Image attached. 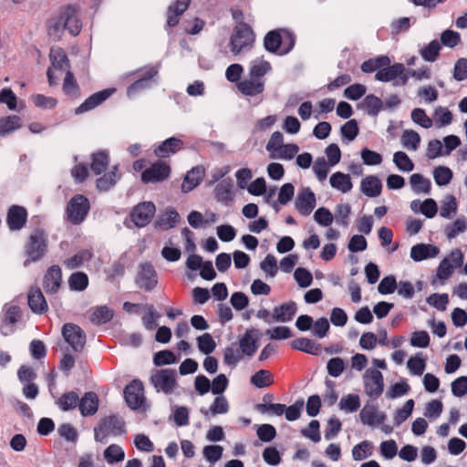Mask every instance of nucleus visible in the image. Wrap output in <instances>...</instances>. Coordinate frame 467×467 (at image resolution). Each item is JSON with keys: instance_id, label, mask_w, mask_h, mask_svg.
Returning <instances> with one entry per match:
<instances>
[{"instance_id": "f257e3e1", "label": "nucleus", "mask_w": 467, "mask_h": 467, "mask_svg": "<svg viewBox=\"0 0 467 467\" xmlns=\"http://www.w3.org/2000/svg\"><path fill=\"white\" fill-rule=\"evenodd\" d=\"M67 30L72 36H77L81 30V24L73 6H67L63 9L57 19L49 27V35L59 38L62 33Z\"/></svg>"}, {"instance_id": "f03ea898", "label": "nucleus", "mask_w": 467, "mask_h": 467, "mask_svg": "<svg viewBox=\"0 0 467 467\" xmlns=\"http://www.w3.org/2000/svg\"><path fill=\"white\" fill-rule=\"evenodd\" d=\"M150 382L158 393L171 395L179 388L178 375L175 369L157 368L150 372Z\"/></svg>"}, {"instance_id": "7ed1b4c3", "label": "nucleus", "mask_w": 467, "mask_h": 467, "mask_svg": "<svg viewBox=\"0 0 467 467\" xmlns=\"http://www.w3.org/2000/svg\"><path fill=\"white\" fill-rule=\"evenodd\" d=\"M254 42V34L245 24L238 25L230 39L231 50L234 55L245 53L250 50Z\"/></svg>"}, {"instance_id": "20e7f679", "label": "nucleus", "mask_w": 467, "mask_h": 467, "mask_svg": "<svg viewBox=\"0 0 467 467\" xmlns=\"http://www.w3.org/2000/svg\"><path fill=\"white\" fill-rule=\"evenodd\" d=\"M47 251V238L43 231L36 230L29 237L26 245V253L28 258L24 262L26 267L31 262L41 259Z\"/></svg>"}, {"instance_id": "39448f33", "label": "nucleus", "mask_w": 467, "mask_h": 467, "mask_svg": "<svg viewBox=\"0 0 467 467\" xmlns=\"http://www.w3.org/2000/svg\"><path fill=\"white\" fill-rule=\"evenodd\" d=\"M285 36L277 30L270 31L264 39V45L267 51L280 54L287 53L294 46V39L292 36L284 32Z\"/></svg>"}, {"instance_id": "423d86ee", "label": "nucleus", "mask_w": 467, "mask_h": 467, "mask_svg": "<svg viewBox=\"0 0 467 467\" xmlns=\"http://www.w3.org/2000/svg\"><path fill=\"white\" fill-rule=\"evenodd\" d=\"M375 78L381 82H392L395 87L405 86V66L401 63H396L390 67L381 68L376 73Z\"/></svg>"}, {"instance_id": "0eeeda50", "label": "nucleus", "mask_w": 467, "mask_h": 467, "mask_svg": "<svg viewBox=\"0 0 467 467\" xmlns=\"http://www.w3.org/2000/svg\"><path fill=\"white\" fill-rule=\"evenodd\" d=\"M365 393L372 399L379 398L384 389L383 375L376 368H368L363 374Z\"/></svg>"}, {"instance_id": "6e6552de", "label": "nucleus", "mask_w": 467, "mask_h": 467, "mask_svg": "<svg viewBox=\"0 0 467 467\" xmlns=\"http://www.w3.org/2000/svg\"><path fill=\"white\" fill-rule=\"evenodd\" d=\"M124 432V422L121 418L109 416L105 418L101 423L95 428V439L102 442L109 435H118Z\"/></svg>"}, {"instance_id": "1a4fd4ad", "label": "nucleus", "mask_w": 467, "mask_h": 467, "mask_svg": "<svg viewBox=\"0 0 467 467\" xmlns=\"http://www.w3.org/2000/svg\"><path fill=\"white\" fill-rule=\"evenodd\" d=\"M88 210V200L81 194L76 195L67 204V218L75 224L80 223L87 216Z\"/></svg>"}, {"instance_id": "9d476101", "label": "nucleus", "mask_w": 467, "mask_h": 467, "mask_svg": "<svg viewBox=\"0 0 467 467\" xmlns=\"http://www.w3.org/2000/svg\"><path fill=\"white\" fill-rule=\"evenodd\" d=\"M170 173V165L164 161H159L141 173V181L144 183L163 182L169 178Z\"/></svg>"}, {"instance_id": "9b49d317", "label": "nucleus", "mask_w": 467, "mask_h": 467, "mask_svg": "<svg viewBox=\"0 0 467 467\" xmlns=\"http://www.w3.org/2000/svg\"><path fill=\"white\" fill-rule=\"evenodd\" d=\"M65 340L75 351H81L86 344V335L84 331L77 325L67 323L62 329Z\"/></svg>"}, {"instance_id": "f8f14e48", "label": "nucleus", "mask_w": 467, "mask_h": 467, "mask_svg": "<svg viewBox=\"0 0 467 467\" xmlns=\"http://www.w3.org/2000/svg\"><path fill=\"white\" fill-rule=\"evenodd\" d=\"M155 211V205L150 202L139 203L131 212V220L138 227L146 226L153 218Z\"/></svg>"}, {"instance_id": "ddd939ff", "label": "nucleus", "mask_w": 467, "mask_h": 467, "mask_svg": "<svg viewBox=\"0 0 467 467\" xmlns=\"http://www.w3.org/2000/svg\"><path fill=\"white\" fill-rule=\"evenodd\" d=\"M49 58L51 61V67L47 69V76L50 86L56 84V78L54 76V70H63L67 67L68 60L66 53L60 47H52L49 53Z\"/></svg>"}, {"instance_id": "4468645a", "label": "nucleus", "mask_w": 467, "mask_h": 467, "mask_svg": "<svg viewBox=\"0 0 467 467\" xmlns=\"http://www.w3.org/2000/svg\"><path fill=\"white\" fill-rule=\"evenodd\" d=\"M136 283L139 287L146 291H150L156 286L158 283L157 273L150 264L140 265Z\"/></svg>"}, {"instance_id": "2eb2a0df", "label": "nucleus", "mask_w": 467, "mask_h": 467, "mask_svg": "<svg viewBox=\"0 0 467 467\" xmlns=\"http://www.w3.org/2000/svg\"><path fill=\"white\" fill-rule=\"evenodd\" d=\"M143 385L140 380H133L124 389V397L130 408L135 410L141 406L144 399Z\"/></svg>"}, {"instance_id": "dca6fc26", "label": "nucleus", "mask_w": 467, "mask_h": 467, "mask_svg": "<svg viewBox=\"0 0 467 467\" xmlns=\"http://www.w3.org/2000/svg\"><path fill=\"white\" fill-rule=\"evenodd\" d=\"M296 209L303 215H309L316 206V196L309 188H304L297 194Z\"/></svg>"}, {"instance_id": "f3484780", "label": "nucleus", "mask_w": 467, "mask_h": 467, "mask_svg": "<svg viewBox=\"0 0 467 467\" xmlns=\"http://www.w3.org/2000/svg\"><path fill=\"white\" fill-rule=\"evenodd\" d=\"M115 91V88H108L91 95L79 107L76 109L75 113L81 114L93 109L103 101H105Z\"/></svg>"}, {"instance_id": "a211bd4d", "label": "nucleus", "mask_w": 467, "mask_h": 467, "mask_svg": "<svg viewBox=\"0 0 467 467\" xmlns=\"http://www.w3.org/2000/svg\"><path fill=\"white\" fill-rule=\"evenodd\" d=\"M28 306L35 314H44L47 311L48 306L45 296L38 287H31L27 293Z\"/></svg>"}, {"instance_id": "6ab92c4d", "label": "nucleus", "mask_w": 467, "mask_h": 467, "mask_svg": "<svg viewBox=\"0 0 467 467\" xmlns=\"http://www.w3.org/2000/svg\"><path fill=\"white\" fill-rule=\"evenodd\" d=\"M190 0H176L171 4L166 12L167 26H175L180 21V16L187 10Z\"/></svg>"}, {"instance_id": "aec40b11", "label": "nucleus", "mask_w": 467, "mask_h": 467, "mask_svg": "<svg viewBox=\"0 0 467 467\" xmlns=\"http://www.w3.org/2000/svg\"><path fill=\"white\" fill-rule=\"evenodd\" d=\"M62 280L61 269L58 265L50 266L44 275L43 286L47 293H56Z\"/></svg>"}, {"instance_id": "412c9836", "label": "nucleus", "mask_w": 467, "mask_h": 467, "mask_svg": "<svg viewBox=\"0 0 467 467\" xmlns=\"http://www.w3.org/2000/svg\"><path fill=\"white\" fill-rule=\"evenodd\" d=\"M440 254V249L432 244H418L410 249V258L420 262L429 258H434Z\"/></svg>"}, {"instance_id": "4be33fe9", "label": "nucleus", "mask_w": 467, "mask_h": 467, "mask_svg": "<svg viewBox=\"0 0 467 467\" xmlns=\"http://www.w3.org/2000/svg\"><path fill=\"white\" fill-rule=\"evenodd\" d=\"M363 424L375 427L386 420V414L377 410L375 406L366 405L359 413Z\"/></svg>"}, {"instance_id": "5701e85b", "label": "nucleus", "mask_w": 467, "mask_h": 467, "mask_svg": "<svg viewBox=\"0 0 467 467\" xmlns=\"http://www.w3.org/2000/svg\"><path fill=\"white\" fill-rule=\"evenodd\" d=\"M297 310L295 302H288L273 309L272 319L275 322L286 323L293 319Z\"/></svg>"}, {"instance_id": "b1692460", "label": "nucleus", "mask_w": 467, "mask_h": 467, "mask_svg": "<svg viewBox=\"0 0 467 467\" xmlns=\"http://www.w3.org/2000/svg\"><path fill=\"white\" fill-rule=\"evenodd\" d=\"M183 142L177 138L171 137L164 140L155 150L154 153L159 158H167L182 148Z\"/></svg>"}, {"instance_id": "393cba45", "label": "nucleus", "mask_w": 467, "mask_h": 467, "mask_svg": "<svg viewBox=\"0 0 467 467\" xmlns=\"http://www.w3.org/2000/svg\"><path fill=\"white\" fill-rule=\"evenodd\" d=\"M27 213L25 208L17 205L12 206L7 213V223L11 230L21 229L26 221Z\"/></svg>"}, {"instance_id": "a878e982", "label": "nucleus", "mask_w": 467, "mask_h": 467, "mask_svg": "<svg viewBox=\"0 0 467 467\" xmlns=\"http://www.w3.org/2000/svg\"><path fill=\"white\" fill-rule=\"evenodd\" d=\"M204 176V170L202 167H194L187 172L182 184V191L183 192H189L194 189L202 180Z\"/></svg>"}, {"instance_id": "bb28decb", "label": "nucleus", "mask_w": 467, "mask_h": 467, "mask_svg": "<svg viewBox=\"0 0 467 467\" xmlns=\"http://www.w3.org/2000/svg\"><path fill=\"white\" fill-rule=\"evenodd\" d=\"M238 89L246 96L261 94L265 89V82L261 79L251 78L238 83Z\"/></svg>"}, {"instance_id": "cd10ccee", "label": "nucleus", "mask_w": 467, "mask_h": 467, "mask_svg": "<svg viewBox=\"0 0 467 467\" xmlns=\"http://www.w3.org/2000/svg\"><path fill=\"white\" fill-rule=\"evenodd\" d=\"M360 187L365 195L368 197H377L381 192L382 183L377 176L369 175L361 181Z\"/></svg>"}, {"instance_id": "c85d7f7f", "label": "nucleus", "mask_w": 467, "mask_h": 467, "mask_svg": "<svg viewBox=\"0 0 467 467\" xmlns=\"http://www.w3.org/2000/svg\"><path fill=\"white\" fill-rule=\"evenodd\" d=\"M99 408V399L96 393L87 392L80 399L79 410L83 416L94 415Z\"/></svg>"}, {"instance_id": "c756f323", "label": "nucleus", "mask_w": 467, "mask_h": 467, "mask_svg": "<svg viewBox=\"0 0 467 467\" xmlns=\"http://www.w3.org/2000/svg\"><path fill=\"white\" fill-rule=\"evenodd\" d=\"M329 182L332 188L343 193L350 192L353 187L350 176L340 171L333 173L329 179Z\"/></svg>"}, {"instance_id": "7c9ffc66", "label": "nucleus", "mask_w": 467, "mask_h": 467, "mask_svg": "<svg viewBox=\"0 0 467 467\" xmlns=\"http://www.w3.org/2000/svg\"><path fill=\"white\" fill-rule=\"evenodd\" d=\"M271 69L270 63L258 57L251 61L249 74L251 78L260 79V78L270 72Z\"/></svg>"}, {"instance_id": "2f4dec72", "label": "nucleus", "mask_w": 467, "mask_h": 467, "mask_svg": "<svg viewBox=\"0 0 467 467\" xmlns=\"http://www.w3.org/2000/svg\"><path fill=\"white\" fill-rule=\"evenodd\" d=\"M113 316V310L109 309L106 306H101L91 311L89 320L95 325H103L110 321Z\"/></svg>"}, {"instance_id": "473e14b6", "label": "nucleus", "mask_w": 467, "mask_h": 467, "mask_svg": "<svg viewBox=\"0 0 467 467\" xmlns=\"http://www.w3.org/2000/svg\"><path fill=\"white\" fill-rule=\"evenodd\" d=\"M22 309L16 305L6 304L4 306V319L5 326L14 327L22 319Z\"/></svg>"}, {"instance_id": "72a5a7b5", "label": "nucleus", "mask_w": 467, "mask_h": 467, "mask_svg": "<svg viewBox=\"0 0 467 467\" xmlns=\"http://www.w3.org/2000/svg\"><path fill=\"white\" fill-rule=\"evenodd\" d=\"M229 410V403L226 400V398L223 395H219L216 397L212 403L209 410L201 409V412L205 416L208 417L210 414L214 416L217 414H225Z\"/></svg>"}, {"instance_id": "f704fd0d", "label": "nucleus", "mask_w": 467, "mask_h": 467, "mask_svg": "<svg viewBox=\"0 0 467 467\" xmlns=\"http://www.w3.org/2000/svg\"><path fill=\"white\" fill-rule=\"evenodd\" d=\"M410 184L415 193L428 194L431 192V181L420 173H414L410 176Z\"/></svg>"}, {"instance_id": "c9c22d12", "label": "nucleus", "mask_w": 467, "mask_h": 467, "mask_svg": "<svg viewBox=\"0 0 467 467\" xmlns=\"http://www.w3.org/2000/svg\"><path fill=\"white\" fill-rule=\"evenodd\" d=\"M291 347L294 349L303 351L311 355H317L320 350L318 344L306 337H300L293 340L291 342Z\"/></svg>"}, {"instance_id": "e433bc0d", "label": "nucleus", "mask_w": 467, "mask_h": 467, "mask_svg": "<svg viewBox=\"0 0 467 467\" xmlns=\"http://www.w3.org/2000/svg\"><path fill=\"white\" fill-rule=\"evenodd\" d=\"M239 344L241 352L245 356L252 357L257 350L256 338L252 330L245 332Z\"/></svg>"}, {"instance_id": "4c0bfd02", "label": "nucleus", "mask_w": 467, "mask_h": 467, "mask_svg": "<svg viewBox=\"0 0 467 467\" xmlns=\"http://www.w3.org/2000/svg\"><path fill=\"white\" fill-rule=\"evenodd\" d=\"M458 205L453 195H446L441 203L440 215L446 219H451L457 213Z\"/></svg>"}, {"instance_id": "58836bf2", "label": "nucleus", "mask_w": 467, "mask_h": 467, "mask_svg": "<svg viewBox=\"0 0 467 467\" xmlns=\"http://www.w3.org/2000/svg\"><path fill=\"white\" fill-rule=\"evenodd\" d=\"M180 219V215L174 210H167L164 212L158 220L156 225L162 230H169L176 225Z\"/></svg>"}, {"instance_id": "ea45409f", "label": "nucleus", "mask_w": 467, "mask_h": 467, "mask_svg": "<svg viewBox=\"0 0 467 467\" xmlns=\"http://www.w3.org/2000/svg\"><path fill=\"white\" fill-rule=\"evenodd\" d=\"M80 399L74 391H69L63 394L57 401V406L63 410L67 411L79 407Z\"/></svg>"}, {"instance_id": "a19ab883", "label": "nucleus", "mask_w": 467, "mask_h": 467, "mask_svg": "<svg viewBox=\"0 0 467 467\" xmlns=\"http://www.w3.org/2000/svg\"><path fill=\"white\" fill-rule=\"evenodd\" d=\"M401 143L409 150H417L420 143V136L412 130H406L401 135Z\"/></svg>"}, {"instance_id": "79ce46f5", "label": "nucleus", "mask_w": 467, "mask_h": 467, "mask_svg": "<svg viewBox=\"0 0 467 467\" xmlns=\"http://www.w3.org/2000/svg\"><path fill=\"white\" fill-rule=\"evenodd\" d=\"M92 253L89 250H82L70 258L66 259L63 264L68 269H75L81 266L85 262L91 259Z\"/></svg>"}, {"instance_id": "37998d69", "label": "nucleus", "mask_w": 467, "mask_h": 467, "mask_svg": "<svg viewBox=\"0 0 467 467\" xmlns=\"http://www.w3.org/2000/svg\"><path fill=\"white\" fill-rule=\"evenodd\" d=\"M22 126V120L18 116H7L0 119V135L8 134Z\"/></svg>"}, {"instance_id": "c03bdc74", "label": "nucleus", "mask_w": 467, "mask_h": 467, "mask_svg": "<svg viewBox=\"0 0 467 467\" xmlns=\"http://www.w3.org/2000/svg\"><path fill=\"white\" fill-rule=\"evenodd\" d=\"M157 74L155 67H150L147 71V78L139 79L138 81L131 84L127 89V95L130 98L134 97L138 92L145 89L148 87V79L154 77Z\"/></svg>"}, {"instance_id": "a18cd8bd", "label": "nucleus", "mask_w": 467, "mask_h": 467, "mask_svg": "<svg viewBox=\"0 0 467 467\" xmlns=\"http://www.w3.org/2000/svg\"><path fill=\"white\" fill-rule=\"evenodd\" d=\"M273 382V375L269 370L260 369L251 377V383L259 389L268 387Z\"/></svg>"}, {"instance_id": "49530a36", "label": "nucleus", "mask_w": 467, "mask_h": 467, "mask_svg": "<svg viewBox=\"0 0 467 467\" xmlns=\"http://www.w3.org/2000/svg\"><path fill=\"white\" fill-rule=\"evenodd\" d=\"M467 229V222L464 217L457 218L451 224L445 227L444 233L448 239L455 238L459 234L464 233Z\"/></svg>"}, {"instance_id": "de8ad7c7", "label": "nucleus", "mask_w": 467, "mask_h": 467, "mask_svg": "<svg viewBox=\"0 0 467 467\" xmlns=\"http://www.w3.org/2000/svg\"><path fill=\"white\" fill-rule=\"evenodd\" d=\"M433 119L436 125L441 128L450 125L453 118L452 113L447 108L439 106L433 111Z\"/></svg>"}, {"instance_id": "09e8293b", "label": "nucleus", "mask_w": 467, "mask_h": 467, "mask_svg": "<svg viewBox=\"0 0 467 467\" xmlns=\"http://www.w3.org/2000/svg\"><path fill=\"white\" fill-rule=\"evenodd\" d=\"M109 165V155L106 151H98L92 155L91 170L96 174L103 172Z\"/></svg>"}, {"instance_id": "8fccbe9b", "label": "nucleus", "mask_w": 467, "mask_h": 467, "mask_svg": "<svg viewBox=\"0 0 467 467\" xmlns=\"http://www.w3.org/2000/svg\"><path fill=\"white\" fill-rule=\"evenodd\" d=\"M338 407L346 412H354L360 407V399L357 394H348L340 400Z\"/></svg>"}, {"instance_id": "3c124183", "label": "nucleus", "mask_w": 467, "mask_h": 467, "mask_svg": "<svg viewBox=\"0 0 467 467\" xmlns=\"http://www.w3.org/2000/svg\"><path fill=\"white\" fill-rule=\"evenodd\" d=\"M117 167H114V171L105 173L102 177L97 181V188L99 191L106 192L113 187L119 178V175L116 172Z\"/></svg>"}, {"instance_id": "603ef678", "label": "nucleus", "mask_w": 467, "mask_h": 467, "mask_svg": "<svg viewBox=\"0 0 467 467\" xmlns=\"http://www.w3.org/2000/svg\"><path fill=\"white\" fill-rule=\"evenodd\" d=\"M233 184L231 182L223 181L215 187V196L220 202H230L233 199Z\"/></svg>"}, {"instance_id": "864d4df0", "label": "nucleus", "mask_w": 467, "mask_h": 467, "mask_svg": "<svg viewBox=\"0 0 467 467\" xmlns=\"http://www.w3.org/2000/svg\"><path fill=\"white\" fill-rule=\"evenodd\" d=\"M407 367L412 374L420 376L425 370L426 360L422 358L421 353H418L414 357L409 358Z\"/></svg>"}, {"instance_id": "5fc2aeb1", "label": "nucleus", "mask_w": 467, "mask_h": 467, "mask_svg": "<svg viewBox=\"0 0 467 467\" xmlns=\"http://www.w3.org/2000/svg\"><path fill=\"white\" fill-rule=\"evenodd\" d=\"M433 178L437 185L445 186L451 181L452 171L448 167L439 166L433 170Z\"/></svg>"}, {"instance_id": "6e6d98bb", "label": "nucleus", "mask_w": 467, "mask_h": 467, "mask_svg": "<svg viewBox=\"0 0 467 467\" xmlns=\"http://www.w3.org/2000/svg\"><path fill=\"white\" fill-rule=\"evenodd\" d=\"M373 444L368 441H363L358 445L354 446L352 450L353 458L356 461H362L368 458L372 453Z\"/></svg>"}, {"instance_id": "4d7b16f0", "label": "nucleus", "mask_w": 467, "mask_h": 467, "mask_svg": "<svg viewBox=\"0 0 467 467\" xmlns=\"http://www.w3.org/2000/svg\"><path fill=\"white\" fill-rule=\"evenodd\" d=\"M104 457L109 464H115L124 459V451L120 446L112 444L105 450Z\"/></svg>"}, {"instance_id": "13d9d810", "label": "nucleus", "mask_w": 467, "mask_h": 467, "mask_svg": "<svg viewBox=\"0 0 467 467\" xmlns=\"http://www.w3.org/2000/svg\"><path fill=\"white\" fill-rule=\"evenodd\" d=\"M413 407V400H408L403 405V407L396 411L393 418V421L396 426H400L411 415Z\"/></svg>"}, {"instance_id": "bf43d9fd", "label": "nucleus", "mask_w": 467, "mask_h": 467, "mask_svg": "<svg viewBox=\"0 0 467 467\" xmlns=\"http://www.w3.org/2000/svg\"><path fill=\"white\" fill-rule=\"evenodd\" d=\"M393 162L402 171H411L414 164L409 156L403 151H397L393 155Z\"/></svg>"}, {"instance_id": "052dcab7", "label": "nucleus", "mask_w": 467, "mask_h": 467, "mask_svg": "<svg viewBox=\"0 0 467 467\" xmlns=\"http://www.w3.org/2000/svg\"><path fill=\"white\" fill-rule=\"evenodd\" d=\"M68 283L72 290L83 291L88 285V278L86 274L77 272L71 275Z\"/></svg>"}, {"instance_id": "680f3d73", "label": "nucleus", "mask_w": 467, "mask_h": 467, "mask_svg": "<svg viewBox=\"0 0 467 467\" xmlns=\"http://www.w3.org/2000/svg\"><path fill=\"white\" fill-rule=\"evenodd\" d=\"M411 119L424 129H429L433 124V120L426 114L425 110L420 108L414 109L411 111Z\"/></svg>"}, {"instance_id": "e2e57ef3", "label": "nucleus", "mask_w": 467, "mask_h": 467, "mask_svg": "<svg viewBox=\"0 0 467 467\" xmlns=\"http://www.w3.org/2000/svg\"><path fill=\"white\" fill-rule=\"evenodd\" d=\"M440 49L441 44L433 40L420 50V55L425 61L433 62L438 57Z\"/></svg>"}, {"instance_id": "0e129e2a", "label": "nucleus", "mask_w": 467, "mask_h": 467, "mask_svg": "<svg viewBox=\"0 0 467 467\" xmlns=\"http://www.w3.org/2000/svg\"><path fill=\"white\" fill-rule=\"evenodd\" d=\"M362 107L369 115H377L382 108V101L374 95L367 96L362 101Z\"/></svg>"}, {"instance_id": "69168bd1", "label": "nucleus", "mask_w": 467, "mask_h": 467, "mask_svg": "<svg viewBox=\"0 0 467 467\" xmlns=\"http://www.w3.org/2000/svg\"><path fill=\"white\" fill-rule=\"evenodd\" d=\"M242 352L240 348L235 346H231L225 348L223 354V361L226 365L235 367L242 358Z\"/></svg>"}, {"instance_id": "338daca9", "label": "nucleus", "mask_w": 467, "mask_h": 467, "mask_svg": "<svg viewBox=\"0 0 467 467\" xmlns=\"http://www.w3.org/2000/svg\"><path fill=\"white\" fill-rule=\"evenodd\" d=\"M199 350L203 354L212 353L216 345L213 337L209 333H204L197 337Z\"/></svg>"}, {"instance_id": "774afa93", "label": "nucleus", "mask_w": 467, "mask_h": 467, "mask_svg": "<svg viewBox=\"0 0 467 467\" xmlns=\"http://www.w3.org/2000/svg\"><path fill=\"white\" fill-rule=\"evenodd\" d=\"M417 95L427 104L433 103L438 99V91L431 85L420 87L417 91Z\"/></svg>"}]
</instances>
